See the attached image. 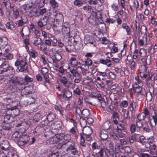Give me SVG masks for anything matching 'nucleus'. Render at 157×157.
Wrapping results in <instances>:
<instances>
[{"instance_id":"60","label":"nucleus","mask_w":157,"mask_h":157,"mask_svg":"<svg viewBox=\"0 0 157 157\" xmlns=\"http://www.w3.org/2000/svg\"><path fill=\"white\" fill-rule=\"evenodd\" d=\"M133 5L132 6L133 7L134 9L137 10L139 6V3L137 0H135L133 2Z\"/></svg>"},{"instance_id":"40","label":"nucleus","mask_w":157,"mask_h":157,"mask_svg":"<svg viewBox=\"0 0 157 157\" xmlns=\"http://www.w3.org/2000/svg\"><path fill=\"white\" fill-rule=\"evenodd\" d=\"M146 50L144 48H142L140 49L139 51V54L141 57H144L147 55Z\"/></svg>"},{"instance_id":"54","label":"nucleus","mask_w":157,"mask_h":157,"mask_svg":"<svg viewBox=\"0 0 157 157\" xmlns=\"http://www.w3.org/2000/svg\"><path fill=\"white\" fill-rule=\"evenodd\" d=\"M50 40L51 41L52 43V45L53 46L56 45V44L57 43L58 40L55 38V37L53 36H51L50 38Z\"/></svg>"},{"instance_id":"55","label":"nucleus","mask_w":157,"mask_h":157,"mask_svg":"<svg viewBox=\"0 0 157 157\" xmlns=\"http://www.w3.org/2000/svg\"><path fill=\"white\" fill-rule=\"evenodd\" d=\"M5 40H6L5 38H0V45L1 44L2 46L6 45L7 44V42L5 41Z\"/></svg>"},{"instance_id":"20","label":"nucleus","mask_w":157,"mask_h":157,"mask_svg":"<svg viewBox=\"0 0 157 157\" xmlns=\"http://www.w3.org/2000/svg\"><path fill=\"white\" fill-rule=\"evenodd\" d=\"M129 56V55L127 56V58L126 59L129 63V64L130 65V68L131 70H134L136 67V64L135 63V61L133 59H128V57Z\"/></svg>"},{"instance_id":"8","label":"nucleus","mask_w":157,"mask_h":157,"mask_svg":"<svg viewBox=\"0 0 157 157\" xmlns=\"http://www.w3.org/2000/svg\"><path fill=\"white\" fill-rule=\"evenodd\" d=\"M29 136L26 135H22L19 139H17L18 144L20 146H23L29 141Z\"/></svg>"},{"instance_id":"57","label":"nucleus","mask_w":157,"mask_h":157,"mask_svg":"<svg viewBox=\"0 0 157 157\" xmlns=\"http://www.w3.org/2000/svg\"><path fill=\"white\" fill-rule=\"evenodd\" d=\"M140 70V71L147 74V67H146V65L144 64L142 65L141 66V67Z\"/></svg>"},{"instance_id":"4","label":"nucleus","mask_w":157,"mask_h":157,"mask_svg":"<svg viewBox=\"0 0 157 157\" xmlns=\"http://www.w3.org/2000/svg\"><path fill=\"white\" fill-rule=\"evenodd\" d=\"M112 53L108 52L106 55L108 56L106 59L101 58L99 59L100 63L104 65H106L108 67H110L112 65V62L110 59V58L112 56Z\"/></svg>"},{"instance_id":"41","label":"nucleus","mask_w":157,"mask_h":157,"mask_svg":"<svg viewBox=\"0 0 157 157\" xmlns=\"http://www.w3.org/2000/svg\"><path fill=\"white\" fill-rule=\"evenodd\" d=\"M70 143L71 144H69V146L67 149V150L71 151V150H74L75 149V148L76 147V146H75V143L74 141H72Z\"/></svg>"},{"instance_id":"2","label":"nucleus","mask_w":157,"mask_h":157,"mask_svg":"<svg viewBox=\"0 0 157 157\" xmlns=\"http://www.w3.org/2000/svg\"><path fill=\"white\" fill-rule=\"evenodd\" d=\"M64 128V126L61 121H57L52 123L50 127L52 130H54V131L57 132L59 130L63 129Z\"/></svg>"},{"instance_id":"3","label":"nucleus","mask_w":157,"mask_h":157,"mask_svg":"<svg viewBox=\"0 0 157 157\" xmlns=\"http://www.w3.org/2000/svg\"><path fill=\"white\" fill-rule=\"evenodd\" d=\"M117 133L113 134L111 135L113 139L115 140H118L120 138H123L124 137L125 134L123 133L124 130L123 127H121V128H119L118 126L117 127Z\"/></svg>"},{"instance_id":"28","label":"nucleus","mask_w":157,"mask_h":157,"mask_svg":"<svg viewBox=\"0 0 157 157\" xmlns=\"http://www.w3.org/2000/svg\"><path fill=\"white\" fill-rule=\"evenodd\" d=\"M29 53L30 56L33 58H36L38 56L37 52L33 49L29 50Z\"/></svg>"},{"instance_id":"34","label":"nucleus","mask_w":157,"mask_h":157,"mask_svg":"<svg viewBox=\"0 0 157 157\" xmlns=\"http://www.w3.org/2000/svg\"><path fill=\"white\" fill-rule=\"evenodd\" d=\"M81 113L83 117L88 118L90 115L89 110L87 109H83L81 112Z\"/></svg>"},{"instance_id":"42","label":"nucleus","mask_w":157,"mask_h":157,"mask_svg":"<svg viewBox=\"0 0 157 157\" xmlns=\"http://www.w3.org/2000/svg\"><path fill=\"white\" fill-rule=\"evenodd\" d=\"M67 70L68 71V72H71L73 77L76 76V75L78 74L77 70L74 69H71L70 67H68Z\"/></svg>"},{"instance_id":"47","label":"nucleus","mask_w":157,"mask_h":157,"mask_svg":"<svg viewBox=\"0 0 157 157\" xmlns=\"http://www.w3.org/2000/svg\"><path fill=\"white\" fill-rule=\"evenodd\" d=\"M143 122L141 121L137 120L136 121V127L139 128L140 130L141 128H142L143 126Z\"/></svg>"},{"instance_id":"23","label":"nucleus","mask_w":157,"mask_h":157,"mask_svg":"<svg viewBox=\"0 0 157 157\" xmlns=\"http://www.w3.org/2000/svg\"><path fill=\"white\" fill-rule=\"evenodd\" d=\"M86 0H75L73 2L74 5L78 7L81 6L83 4L86 2Z\"/></svg>"},{"instance_id":"52","label":"nucleus","mask_w":157,"mask_h":157,"mask_svg":"<svg viewBox=\"0 0 157 157\" xmlns=\"http://www.w3.org/2000/svg\"><path fill=\"white\" fill-rule=\"evenodd\" d=\"M120 105L121 107L126 108L128 105V101H126L123 100L120 103Z\"/></svg>"},{"instance_id":"36","label":"nucleus","mask_w":157,"mask_h":157,"mask_svg":"<svg viewBox=\"0 0 157 157\" xmlns=\"http://www.w3.org/2000/svg\"><path fill=\"white\" fill-rule=\"evenodd\" d=\"M70 60L71 63L74 66H77L78 64H80V63L77 62L75 58H71L70 59Z\"/></svg>"},{"instance_id":"58","label":"nucleus","mask_w":157,"mask_h":157,"mask_svg":"<svg viewBox=\"0 0 157 157\" xmlns=\"http://www.w3.org/2000/svg\"><path fill=\"white\" fill-rule=\"evenodd\" d=\"M48 17L44 16L40 21H41L46 26L47 25V22L48 21Z\"/></svg>"},{"instance_id":"43","label":"nucleus","mask_w":157,"mask_h":157,"mask_svg":"<svg viewBox=\"0 0 157 157\" xmlns=\"http://www.w3.org/2000/svg\"><path fill=\"white\" fill-rule=\"evenodd\" d=\"M111 124L109 122H106L103 125V127L104 130H107L110 128Z\"/></svg>"},{"instance_id":"49","label":"nucleus","mask_w":157,"mask_h":157,"mask_svg":"<svg viewBox=\"0 0 157 157\" xmlns=\"http://www.w3.org/2000/svg\"><path fill=\"white\" fill-rule=\"evenodd\" d=\"M13 69L12 67H9L8 69L7 70V71L5 72H6L7 73L6 74L7 76L12 75L13 73Z\"/></svg>"},{"instance_id":"24","label":"nucleus","mask_w":157,"mask_h":157,"mask_svg":"<svg viewBox=\"0 0 157 157\" xmlns=\"http://www.w3.org/2000/svg\"><path fill=\"white\" fill-rule=\"evenodd\" d=\"M134 135L135 138H137L139 137L138 142L140 143L143 144L145 143L146 139L144 136L142 135L140 136L139 135L136 134H135Z\"/></svg>"},{"instance_id":"61","label":"nucleus","mask_w":157,"mask_h":157,"mask_svg":"<svg viewBox=\"0 0 157 157\" xmlns=\"http://www.w3.org/2000/svg\"><path fill=\"white\" fill-rule=\"evenodd\" d=\"M91 146L93 150L96 149H99L100 148V146H98L96 142L93 143L91 145Z\"/></svg>"},{"instance_id":"62","label":"nucleus","mask_w":157,"mask_h":157,"mask_svg":"<svg viewBox=\"0 0 157 157\" xmlns=\"http://www.w3.org/2000/svg\"><path fill=\"white\" fill-rule=\"evenodd\" d=\"M47 60H48V61L49 63H57V61L56 59H53L50 56L49 57L47 58Z\"/></svg>"},{"instance_id":"18","label":"nucleus","mask_w":157,"mask_h":157,"mask_svg":"<svg viewBox=\"0 0 157 157\" xmlns=\"http://www.w3.org/2000/svg\"><path fill=\"white\" fill-rule=\"evenodd\" d=\"M151 127L150 122H145L143 126V130L146 132H149L151 130Z\"/></svg>"},{"instance_id":"38","label":"nucleus","mask_w":157,"mask_h":157,"mask_svg":"<svg viewBox=\"0 0 157 157\" xmlns=\"http://www.w3.org/2000/svg\"><path fill=\"white\" fill-rule=\"evenodd\" d=\"M143 92L144 93L142 94L140 93L138 94H137L135 95L138 100H142L143 99L144 97L146 94V92L145 91H144Z\"/></svg>"},{"instance_id":"7","label":"nucleus","mask_w":157,"mask_h":157,"mask_svg":"<svg viewBox=\"0 0 157 157\" xmlns=\"http://www.w3.org/2000/svg\"><path fill=\"white\" fill-rule=\"evenodd\" d=\"M72 141L71 140V136L69 134H66L63 136V141L61 143H59L58 144V147L61 148L64 145H66L67 144L71 142Z\"/></svg>"},{"instance_id":"21","label":"nucleus","mask_w":157,"mask_h":157,"mask_svg":"<svg viewBox=\"0 0 157 157\" xmlns=\"http://www.w3.org/2000/svg\"><path fill=\"white\" fill-rule=\"evenodd\" d=\"M33 79L32 78L30 77L28 75H26L23 80H22V82H21L22 84H27L29 82H33Z\"/></svg>"},{"instance_id":"31","label":"nucleus","mask_w":157,"mask_h":157,"mask_svg":"<svg viewBox=\"0 0 157 157\" xmlns=\"http://www.w3.org/2000/svg\"><path fill=\"white\" fill-rule=\"evenodd\" d=\"M10 67L9 66L7 62H5L2 64L1 68L2 69L1 70L3 72H5L8 69L9 67Z\"/></svg>"},{"instance_id":"37","label":"nucleus","mask_w":157,"mask_h":157,"mask_svg":"<svg viewBox=\"0 0 157 157\" xmlns=\"http://www.w3.org/2000/svg\"><path fill=\"white\" fill-rule=\"evenodd\" d=\"M100 136L103 140H104L107 138L108 135L105 131L101 132Z\"/></svg>"},{"instance_id":"1","label":"nucleus","mask_w":157,"mask_h":157,"mask_svg":"<svg viewBox=\"0 0 157 157\" xmlns=\"http://www.w3.org/2000/svg\"><path fill=\"white\" fill-rule=\"evenodd\" d=\"M15 65L18 67L17 70L21 72H25L27 71L28 65L27 63L24 60L17 59L15 63Z\"/></svg>"},{"instance_id":"14","label":"nucleus","mask_w":157,"mask_h":157,"mask_svg":"<svg viewBox=\"0 0 157 157\" xmlns=\"http://www.w3.org/2000/svg\"><path fill=\"white\" fill-rule=\"evenodd\" d=\"M31 42L33 45L38 46L42 43V40L39 37L34 36L32 38Z\"/></svg>"},{"instance_id":"6","label":"nucleus","mask_w":157,"mask_h":157,"mask_svg":"<svg viewBox=\"0 0 157 157\" xmlns=\"http://www.w3.org/2000/svg\"><path fill=\"white\" fill-rule=\"evenodd\" d=\"M60 82L63 85L67 88H69L72 84V81H69L67 76H61L60 78Z\"/></svg>"},{"instance_id":"17","label":"nucleus","mask_w":157,"mask_h":157,"mask_svg":"<svg viewBox=\"0 0 157 157\" xmlns=\"http://www.w3.org/2000/svg\"><path fill=\"white\" fill-rule=\"evenodd\" d=\"M4 120L3 122L6 123H11L14 121L13 117L6 113L4 116Z\"/></svg>"},{"instance_id":"10","label":"nucleus","mask_w":157,"mask_h":157,"mask_svg":"<svg viewBox=\"0 0 157 157\" xmlns=\"http://www.w3.org/2000/svg\"><path fill=\"white\" fill-rule=\"evenodd\" d=\"M142 86H139L137 85H134L132 87V90L134 92V94H137L140 93H144V91H145L144 89H143L142 87Z\"/></svg>"},{"instance_id":"32","label":"nucleus","mask_w":157,"mask_h":157,"mask_svg":"<svg viewBox=\"0 0 157 157\" xmlns=\"http://www.w3.org/2000/svg\"><path fill=\"white\" fill-rule=\"evenodd\" d=\"M77 130L76 127H73L70 130V132L75 137L76 139L78 138L77 135Z\"/></svg>"},{"instance_id":"5","label":"nucleus","mask_w":157,"mask_h":157,"mask_svg":"<svg viewBox=\"0 0 157 157\" xmlns=\"http://www.w3.org/2000/svg\"><path fill=\"white\" fill-rule=\"evenodd\" d=\"M82 133L83 135L85 136L87 140L89 141L91 139L90 136L92 133V130L90 127L86 126L83 128Z\"/></svg>"},{"instance_id":"59","label":"nucleus","mask_w":157,"mask_h":157,"mask_svg":"<svg viewBox=\"0 0 157 157\" xmlns=\"http://www.w3.org/2000/svg\"><path fill=\"white\" fill-rule=\"evenodd\" d=\"M146 99L147 101H150L152 100V95L151 92L148 94H146Z\"/></svg>"},{"instance_id":"25","label":"nucleus","mask_w":157,"mask_h":157,"mask_svg":"<svg viewBox=\"0 0 157 157\" xmlns=\"http://www.w3.org/2000/svg\"><path fill=\"white\" fill-rule=\"evenodd\" d=\"M38 10H37V8L33 7L29 13V15L31 17L38 16Z\"/></svg>"},{"instance_id":"48","label":"nucleus","mask_w":157,"mask_h":157,"mask_svg":"<svg viewBox=\"0 0 157 157\" xmlns=\"http://www.w3.org/2000/svg\"><path fill=\"white\" fill-rule=\"evenodd\" d=\"M80 144L83 147H86V144L85 143V140L82 134L81 133H80Z\"/></svg>"},{"instance_id":"64","label":"nucleus","mask_w":157,"mask_h":157,"mask_svg":"<svg viewBox=\"0 0 157 157\" xmlns=\"http://www.w3.org/2000/svg\"><path fill=\"white\" fill-rule=\"evenodd\" d=\"M155 114L152 116V118L154 122L155 123V125L157 124V114H156L155 110H154Z\"/></svg>"},{"instance_id":"13","label":"nucleus","mask_w":157,"mask_h":157,"mask_svg":"<svg viewBox=\"0 0 157 157\" xmlns=\"http://www.w3.org/2000/svg\"><path fill=\"white\" fill-rule=\"evenodd\" d=\"M28 22V20L27 17L24 16L21 17V19L18 20L17 21L16 24L17 26L18 27H22L25 24H27Z\"/></svg>"},{"instance_id":"50","label":"nucleus","mask_w":157,"mask_h":157,"mask_svg":"<svg viewBox=\"0 0 157 157\" xmlns=\"http://www.w3.org/2000/svg\"><path fill=\"white\" fill-rule=\"evenodd\" d=\"M32 7V6H31L29 3H27L26 4L22 6L21 8L25 11H26Z\"/></svg>"},{"instance_id":"9","label":"nucleus","mask_w":157,"mask_h":157,"mask_svg":"<svg viewBox=\"0 0 157 157\" xmlns=\"http://www.w3.org/2000/svg\"><path fill=\"white\" fill-rule=\"evenodd\" d=\"M9 52V50L7 48L3 49L2 50V52H0V56H2L5 57V59L8 60L12 59L13 58V55Z\"/></svg>"},{"instance_id":"30","label":"nucleus","mask_w":157,"mask_h":157,"mask_svg":"<svg viewBox=\"0 0 157 157\" xmlns=\"http://www.w3.org/2000/svg\"><path fill=\"white\" fill-rule=\"evenodd\" d=\"M122 27L123 29L125 30L128 35H129L131 34V31L130 30V27L126 24L124 23L122 24Z\"/></svg>"},{"instance_id":"44","label":"nucleus","mask_w":157,"mask_h":157,"mask_svg":"<svg viewBox=\"0 0 157 157\" xmlns=\"http://www.w3.org/2000/svg\"><path fill=\"white\" fill-rule=\"evenodd\" d=\"M22 133L21 132H19L18 131H16L12 135L13 138H17L19 139L21 137Z\"/></svg>"},{"instance_id":"15","label":"nucleus","mask_w":157,"mask_h":157,"mask_svg":"<svg viewBox=\"0 0 157 157\" xmlns=\"http://www.w3.org/2000/svg\"><path fill=\"white\" fill-rule=\"evenodd\" d=\"M0 147L2 149L5 151L10 150V149L9 143L7 140L3 141L0 144Z\"/></svg>"},{"instance_id":"46","label":"nucleus","mask_w":157,"mask_h":157,"mask_svg":"<svg viewBox=\"0 0 157 157\" xmlns=\"http://www.w3.org/2000/svg\"><path fill=\"white\" fill-rule=\"evenodd\" d=\"M19 16V12L17 9H14L13 10L12 17L13 19H17Z\"/></svg>"},{"instance_id":"27","label":"nucleus","mask_w":157,"mask_h":157,"mask_svg":"<svg viewBox=\"0 0 157 157\" xmlns=\"http://www.w3.org/2000/svg\"><path fill=\"white\" fill-rule=\"evenodd\" d=\"M137 104L136 102L134 101H130L129 108L131 112L135 111L136 109Z\"/></svg>"},{"instance_id":"56","label":"nucleus","mask_w":157,"mask_h":157,"mask_svg":"<svg viewBox=\"0 0 157 157\" xmlns=\"http://www.w3.org/2000/svg\"><path fill=\"white\" fill-rule=\"evenodd\" d=\"M119 115L118 113L117 112L114 111L112 113V118H118Z\"/></svg>"},{"instance_id":"11","label":"nucleus","mask_w":157,"mask_h":157,"mask_svg":"<svg viewBox=\"0 0 157 157\" xmlns=\"http://www.w3.org/2000/svg\"><path fill=\"white\" fill-rule=\"evenodd\" d=\"M61 139L60 135L57 134L50 137L48 141L50 144H53L57 143Z\"/></svg>"},{"instance_id":"19","label":"nucleus","mask_w":157,"mask_h":157,"mask_svg":"<svg viewBox=\"0 0 157 157\" xmlns=\"http://www.w3.org/2000/svg\"><path fill=\"white\" fill-rule=\"evenodd\" d=\"M129 111L128 110L126 113H125L123 115V118L121 120H120V121L122 123L124 124H126L127 121L126 119H129Z\"/></svg>"},{"instance_id":"63","label":"nucleus","mask_w":157,"mask_h":157,"mask_svg":"<svg viewBox=\"0 0 157 157\" xmlns=\"http://www.w3.org/2000/svg\"><path fill=\"white\" fill-rule=\"evenodd\" d=\"M136 125L134 124H132L130 127V130L132 133H134L135 132L136 130Z\"/></svg>"},{"instance_id":"33","label":"nucleus","mask_w":157,"mask_h":157,"mask_svg":"<svg viewBox=\"0 0 157 157\" xmlns=\"http://www.w3.org/2000/svg\"><path fill=\"white\" fill-rule=\"evenodd\" d=\"M6 26L7 29L11 30H15L16 29L14 25L12 23L9 22L7 23L6 24Z\"/></svg>"},{"instance_id":"16","label":"nucleus","mask_w":157,"mask_h":157,"mask_svg":"<svg viewBox=\"0 0 157 157\" xmlns=\"http://www.w3.org/2000/svg\"><path fill=\"white\" fill-rule=\"evenodd\" d=\"M24 93L25 94H32L34 92L33 85V84L25 87Z\"/></svg>"},{"instance_id":"29","label":"nucleus","mask_w":157,"mask_h":157,"mask_svg":"<svg viewBox=\"0 0 157 157\" xmlns=\"http://www.w3.org/2000/svg\"><path fill=\"white\" fill-rule=\"evenodd\" d=\"M147 31V28L146 26L145 25H142L140 28L139 26H138V29L137 30V32L138 33H140L141 34L145 33Z\"/></svg>"},{"instance_id":"51","label":"nucleus","mask_w":157,"mask_h":157,"mask_svg":"<svg viewBox=\"0 0 157 157\" xmlns=\"http://www.w3.org/2000/svg\"><path fill=\"white\" fill-rule=\"evenodd\" d=\"M42 117V116L40 114L37 113L34 116V119L36 121L38 122Z\"/></svg>"},{"instance_id":"53","label":"nucleus","mask_w":157,"mask_h":157,"mask_svg":"<svg viewBox=\"0 0 157 157\" xmlns=\"http://www.w3.org/2000/svg\"><path fill=\"white\" fill-rule=\"evenodd\" d=\"M27 103L28 105H31L35 102V99L32 97H29L27 100Z\"/></svg>"},{"instance_id":"39","label":"nucleus","mask_w":157,"mask_h":157,"mask_svg":"<svg viewBox=\"0 0 157 157\" xmlns=\"http://www.w3.org/2000/svg\"><path fill=\"white\" fill-rule=\"evenodd\" d=\"M50 4L53 9H55L58 6V4L55 0H50L49 1Z\"/></svg>"},{"instance_id":"35","label":"nucleus","mask_w":157,"mask_h":157,"mask_svg":"<svg viewBox=\"0 0 157 157\" xmlns=\"http://www.w3.org/2000/svg\"><path fill=\"white\" fill-rule=\"evenodd\" d=\"M62 93L63 97L65 96L67 98H69L71 96V93L69 90H64Z\"/></svg>"},{"instance_id":"26","label":"nucleus","mask_w":157,"mask_h":157,"mask_svg":"<svg viewBox=\"0 0 157 157\" xmlns=\"http://www.w3.org/2000/svg\"><path fill=\"white\" fill-rule=\"evenodd\" d=\"M48 157H61V156L59 155L58 151H54L52 149L51 150L50 153Z\"/></svg>"},{"instance_id":"12","label":"nucleus","mask_w":157,"mask_h":157,"mask_svg":"<svg viewBox=\"0 0 157 157\" xmlns=\"http://www.w3.org/2000/svg\"><path fill=\"white\" fill-rule=\"evenodd\" d=\"M30 33L29 28L27 26L23 27L21 30V35L22 37H27L29 35Z\"/></svg>"},{"instance_id":"45","label":"nucleus","mask_w":157,"mask_h":157,"mask_svg":"<svg viewBox=\"0 0 157 157\" xmlns=\"http://www.w3.org/2000/svg\"><path fill=\"white\" fill-rule=\"evenodd\" d=\"M145 116L144 114L143 113H139L137 116V118L138 119V120L139 121H142L144 120Z\"/></svg>"},{"instance_id":"22","label":"nucleus","mask_w":157,"mask_h":157,"mask_svg":"<svg viewBox=\"0 0 157 157\" xmlns=\"http://www.w3.org/2000/svg\"><path fill=\"white\" fill-rule=\"evenodd\" d=\"M56 114L53 112L48 113L46 117V119H48L50 122L53 121L56 118Z\"/></svg>"}]
</instances>
